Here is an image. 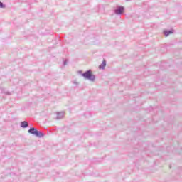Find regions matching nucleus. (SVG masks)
Listing matches in <instances>:
<instances>
[{
  "label": "nucleus",
  "mask_w": 182,
  "mask_h": 182,
  "mask_svg": "<svg viewBox=\"0 0 182 182\" xmlns=\"http://www.w3.org/2000/svg\"><path fill=\"white\" fill-rule=\"evenodd\" d=\"M164 33L165 36H168V35L173 33V31H164Z\"/></svg>",
  "instance_id": "39448f33"
},
{
  "label": "nucleus",
  "mask_w": 182,
  "mask_h": 182,
  "mask_svg": "<svg viewBox=\"0 0 182 182\" xmlns=\"http://www.w3.org/2000/svg\"><path fill=\"white\" fill-rule=\"evenodd\" d=\"M28 133H30L31 134H35V136H37V137H43V134H42V132L36 130V129L35 128H31L28 130Z\"/></svg>",
  "instance_id": "f03ea898"
},
{
  "label": "nucleus",
  "mask_w": 182,
  "mask_h": 182,
  "mask_svg": "<svg viewBox=\"0 0 182 182\" xmlns=\"http://www.w3.org/2000/svg\"><path fill=\"white\" fill-rule=\"evenodd\" d=\"M21 127H23V128L26 127L28 126V122H22L21 123Z\"/></svg>",
  "instance_id": "423d86ee"
},
{
  "label": "nucleus",
  "mask_w": 182,
  "mask_h": 182,
  "mask_svg": "<svg viewBox=\"0 0 182 182\" xmlns=\"http://www.w3.org/2000/svg\"><path fill=\"white\" fill-rule=\"evenodd\" d=\"M106 67V60H103L102 63L99 66V69H103Z\"/></svg>",
  "instance_id": "20e7f679"
},
{
  "label": "nucleus",
  "mask_w": 182,
  "mask_h": 182,
  "mask_svg": "<svg viewBox=\"0 0 182 182\" xmlns=\"http://www.w3.org/2000/svg\"><path fill=\"white\" fill-rule=\"evenodd\" d=\"M4 4H2V2H0V8H4Z\"/></svg>",
  "instance_id": "0eeeda50"
},
{
  "label": "nucleus",
  "mask_w": 182,
  "mask_h": 182,
  "mask_svg": "<svg viewBox=\"0 0 182 182\" xmlns=\"http://www.w3.org/2000/svg\"><path fill=\"white\" fill-rule=\"evenodd\" d=\"M82 76L85 79H88V80H91L92 82H93V80H95V75L90 70L85 72L84 74H82Z\"/></svg>",
  "instance_id": "f257e3e1"
},
{
  "label": "nucleus",
  "mask_w": 182,
  "mask_h": 182,
  "mask_svg": "<svg viewBox=\"0 0 182 182\" xmlns=\"http://www.w3.org/2000/svg\"><path fill=\"white\" fill-rule=\"evenodd\" d=\"M123 12H124V7H119L115 11V13L117 14H123Z\"/></svg>",
  "instance_id": "7ed1b4c3"
}]
</instances>
